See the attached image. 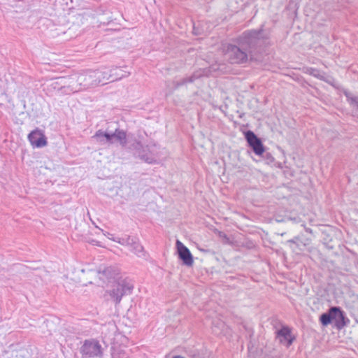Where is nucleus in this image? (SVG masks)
Returning a JSON list of instances; mask_svg holds the SVG:
<instances>
[{
  "instance_id": "nucleus-1",
  "label": "nucleus",
  "mask_w": 358,
  "mask_h": 358,
  "mask_svg": "<svg viewBox=\"0 0 358 358\" xmlns=\"http://www.w3.org/2000/svg\"><path fill=\"white\" fill-rule=\"evenodd\" d=\"M134 149L141 160L149 164H158L161 151L160 147L156 143H151L143 146L141 142H136Z\"/></svg>"
},
{
  "instance_id": "nucleus-2",
  "label": "nucleus",
  "mask_w": 358,
  "mask_h": 358,
  "mask_svg": "<svg viewBox=\"0 0 358 358\" xmlns=\"http://www.w3.org/2000/svg\"><path fill=\"white\" fill-rule=\"evenodd\" d=\"M134 289L132 282L127 278L118 279L106 293L110 299L118 305L124 296L130 294Z\"/></svg>"
},
{
  "instance_id": "nucleus-3",
  "label": "nucleus",
  "mask_w": 358,
  "mask_h": 358,
  "mask_svg": "<svg viewBox=\"0 0 358 358\" xmlns=\"http://www.w3.org/2000/svg\"><path fill=\"white\" fill-rule=\"evenodd\" d=\"M79 74L83 90L106 83L103 82V77L100 70L87 71Z\"/></svg>"
},
{
  "instance_id": "nucleus-4",
  "label": "nucleus",
  "mask_w": 358,
  "mask_h": 358,
  "mask_svg": "<svg viewBox=\"0 0 358 358\" xmlns=\"http://www.w3.org/2000/svg\"><path fill=\"white\" fill-rule=\"evenodd\" d=\"M80 352L83 356L89 358L101 357L102 348L96 340H86L80 348Z\"/></svg>"
},
{
  "instance_id": "nucleus-5",
  "label": "nucleus",
  "mask_w": 358,
  "mask_h": 358,
  "mask_svg": "<svg viewBox=\"0 0 358 358\" xmlns=\"http://www.w3.org/2000/svg\"><path fill=\"white\" fill-rule=\"evenodd\" d=\"M225 57L231 64H238L246 57L244 51L235 45H229L225 52Z\"/></svg>"
},
{
  "instance_id": "nucleus-6",
  "label": "nucleus",
  "mask_w": 358,
  "mask_h": 358,
  "mask_svg": "<svg viewBox=\"0 0 358 358\" xmlns=\"http://www.w3.org/2000/svg\"><path fill=\"white\" fill-rule=\"evenodd\" d=\"M248 145L252 149L255 155L258 156H262L265 152L264 146L261 139L250 130H248Z\"/></svg>"
},
{
  "instance_id": "nucleus-7",
  "label": "nucleus",
  "mask_w": 358,
  "mask_h": 358,
  "mask_svg": "<svg viewBox=\"0 0 358 358\" xmlns=\"http://www.w3.org/2000/svg\"><path fill=\"white\" fill-rule=\"evenodd\" d=\"M101 71L103 75L102 76L103 77V83H106L107 80H110V82L118 80L129 74V73L124 74L123 71L117 66L113 67L111 69L106 68Z\"/></svg>"
},
{
  "instance_id": "nucleus-8",
  "label": "nucleus",
  "mask_w": 358,
  "mask_h": 358,
  "mask_svg": "<svg viewBox=\"0 0 358 358\" xmlns=\"http://www.w3.org/2000/svg\"><path fill=\"white\" fill-rule=\"evenodd\" d=\"M331 313H333V320H335V326L338 329H342L349 324L350 320L339 307H331Z\"/></svg>"
},
{
  "instance_id": "nucleus-9",
  "label": "nucleus",
  "mask_w": 358,
  "mask_h": 358,
  "mask_svg": "<svg viewBox=\"0 0 358 358\" xmlns=\"http://www.w3.org/2000/svg\"><path fill=\"white\" fill-rule=\"evenodd\" d=\"M276 337L280 343L287 347H289L295 339V337L292 336L290 328L287 326H283L276 332Z\"/></svg>"
},
{
  "instance_id": "nucleus-10",
  "label": "nucleus",
  "mask_w": 358,
  "mask_h": 358,
  "mask_svg": "<svg viewBox=\"0 0 358 358\" xmlns=\"http://www.w3.org/2000/svg\"><path fill=\"white\" fill-rule=\"evenodd\" d=\"M176 247L179 258L182 260L185 265L192 266L194 261L189 250L178 240L176 241Z\"/></svg>"
},
{
  "instance_id": "nucleus-11",
  "label": "nucleus",
  "mask_w": 358,
  "mask_h": 358,
  "mask_svg": "<svg viewBox=\"0 0 358 358\" xmlns=\"http://www.w3.org/2000/svg\"><path fill=\"white\" fill-rule=\"evenodd\" d=\"M28 139L30 143L36 148H42L47 145L45 135L38 129L32 131L28 135Z\"/></svg>"
},
{
  "instance_id": "nucleus-12",
  "label": "nucleus",
  "mask_w": 358,
  "mask_h": 358,
  "mask_svg": "<svg viewBox=\"0 0 358 358\" xmlns=\"http://www.w3.org/2000/svg\"><path fill=\"white\" fill-rule=\"evenodd\" d=\"M65 81L64 84H66L70 88L69 92H78L83 90L82 84L80 83V74H73L64 78Z\"/></svg>"
},
{
  "instance_id": "nucleus-13",
  "label": "nucleus",
  "mask_w": 358,
  "mask_h": 358,
  "mask_svg": "<svg viewBox=\"0 0 358 358\" xmlns=\"http://www.w3.org/2000/svg\"><path fill=\"white\" fill-rule=\"evenodd\" d=\"M99 273L102 275L100 277L102 280H110L116 278L118 280L120 270L116 266H108L104 268L103 270H99Z\"/></svg>"
},
{
  "instance_id": "nucleus-14",
  "label": "nucleus",
  "mask_w": 358,
  "mask_h": 358,
  "mask_svg": "<svg viewBox=\"0 0 358 358\" xmlns=\"http://www.w3.org/2000/svg\"><path fill=\"white\" fill-rule=\"evenodd\" d=\"M127 246H129L130 250L138 257H141L144 255L143 247L136 237L127 236Z\"/></svg>"
},
{
  "instance_id": "nucleus-15",
  "label": "nucleus",
  "mask_w": 358,
  "mask_h": 358,
  "mask_svg": "<svg viewBox=\"0 0 358 358\" xmlns=\"http://www.w3.org/2000/svg\"><path fill=\"white\" fill-rule=\"evenodd\" d=\"M115 139L122 147H124L127 144V133L124 130L117 128L114 132H110V144L114 143Z\"/></svg>"
},
{
  "instance_id": "nucleus-16",
  "label": "nucleus",
  "mask_w": 358,
  "mask_h": 358,
  "mask_svg": "<svg viewBox=\"0 0 358 358\" xmlns=\"http://www.w3.org/2000/svg\"><path fill=\"white\" fill-rule=\"evenodd\" d=\"M101 145L110 144V132L99 129L92 136Z\"/></svg>"
},
{
  "instance_id": "nucleus-17",
  "label": "nucleus",
  "mask_w": 358,
  "mask_h": 358,
  "mask_svg": "<svg viewBox=\"0 0 358 358\" xmlns=\"http://www.w3.org/2000/svg\"><path fill=\"white\" fill-rule=\"evenodd\" d=\"M311 240L308 238H301L300 236H294L293 238L288 240L287 241L289 244H294L296 248H297L299 250H302L303 247H306L310 245Z\"/></svg>"
},
{
  "instance_id": "nucleus-18",
  "label": "nucleus",
  "mask_w": 358,
  "mask_h": 358,
  "mask_svg": "<svg viewBox=\"0 0 358 358\" xmlns=\"http://www.w3.org/2000/svg\"><path fill=\"white\" fill-rule=\"evenodd\" d=\"M333 313H331V308L327 313H323L320 317V321L323 326H327L333 320Z\"/></svg>"
},
{
  "instance_id": "nucleus-19",
  "label": "nucleus",
  "mask_w": 358,
  "mask_h": 358,
  "mask_svg": "<svg viewBox=\"0 0 358 358\" xmlns=\"http://www.w3.org/2000/svg\"><path fill=\"white\" fill-rule=\"evenodd\" d=\"M305 72L310 76H313L321 80H325L323 73L320 70H318L317 69L312 68V67L306 68Z\"/></svg>"
},
{
  "instance_id": "nucleus-20",
  "label": "nucleus",
  "mask_w": 358,
  "mask_h": 358,
  "mask_svg": "<svg viewBox=\"0 0 358 358\" xmlns=\"http://www.w3.org/2000/svg\"><path fill=\"white\" fill-rule=\"evenodd\" d=\"M344 94L346 96L348 101L352 106L356 107L358 109V96H354L348 92H345Z\"/></svg>"
},
{
  "instance_id": "nucleus-21",
  "label": "nucleus",
  "mask_w": 358,
  "mask_h": 358,
  "mask_svg": "<svg viewBox=\"0 0 358 358\" xmlns=\"http://www.w3.org/2000/svg\"><path fill=\"white\" fill-rule=\"evenodd\" d=\"M199 77V76H196V74H193L189 77L182 78L178 83V86L182 85L187 83H193L196 79H197Z\"/></svg>"
},
{
  "instance_id": "nucleus-22",
  "label": "nucleus",
  "mask_w": 358,
  "mask_h": 358,
  "mask_svg": "<svg viewBox=\"0 0 358 358\" xmlns=\"http://www.w3.org/2000/svg\"><path fill=\"white\" fill-rule=\"evenodd\" d=\"M225 327V324L223 322H220L218 323V326L213 327V331L216 334H220L222 332L223 329Z\"/></svg>"
},
{
  "instance_id": "nucleus-23",
  "label": "nucleus",
  "mask_w": 358,
  "mask_h": 358,
  "mask_svg": "<svg viewBox=\"0 0 358 358\" xmlns=\"http://www.w3.org/2000/svg\"><path fill=\"white\" fill-rule=\"evenodd\" d=\"M58 90L61 94H71L74 93V92H70L69 91L70 88L69 87V86L66 84H64V85L61 86Z\"/></svg>"
},
{
  "instance_id": "nucleus-24",
  "label": "nucleus",
  "mask_w": 358,
  "mask_h": 358,
  "mask_svg": "<svg viewBox=\"0 0 358 358\" xmlns=\"http://www.w3.org/2000/svg\"><path fill=\"white\" fill-rule=\"evenodd\" d=\"M114 241L122 245H127V237L125 238H117L116 239L113 240Z\"/></svg>"
},
{
  "instance_id": "nucleus-25",
  "label": "nucleus",
  "mask_w": 358,
  "mask_h": 358,
  "mask_svg": "<svg viewBox=\"0 0 358 358\" xmlns=\"http://www.w3.org/2000/svg\"><path fill=\"white\" fill-rule=\"evenodd\" d=\"M219 236L223 239H225L226 241H228L229 238L227 237V236L226 235V234H224V232H222V231H219Z\"/></svg>"
},
{
  "instance_id": "nucleus-26",
  "label": "nucleus",
  "mask_w": 358,
  "mask_h": 358,
  "mask_svg": "<svg viewBox=\"0 0 358 358\" xmlns=\"http://www.w3.org/2000/svg\"><path fill=\"white\" fill-rule=\"evenodd\" d=\"M241 131L245 138H246V128L244 126H243V127L241 128Z\"/></svg>"
},
{
  "instance_id": "nucleus-27",
  "label": "nucleus",
  "mask_w": 358,
  "mask_h": 358,
  "mask_svg": "<svg viewBox=\"0 0 358 358\" xmlns=\"http://www.w3.org/2000/svg\"><path fill=\"white\" fill-rule=\"evenodd\" d=\"M112 21H113V18L111 17H108V21L106 22H103V24H108L109 22H110Z\"/></svg>"
},
{
  "instance_id": "nucleus-28",
  "label": "nucleus",
  "mask_w": 358,
  "mask_h": 358,
  "mask_svg": "<svg viewBox=\"0 0 358 358\" xmlns=\"http://www.w3.org/2000/svg\"><path fill=\"white\" fill-rule=\"evenodd\" d=\"M266 156L268 159L271 158V161H273V157L269 153H266Z\"/></svg>"
},
{
  "instance_id": "nucleus-29",
  "label": "nucleus",
  "mask_w": 358,
  "mask_h": 358,
  "mask_svg": "<svg viewBox=\"0 0 358 358\" xmlns=\"http://www.w3.org/2000/svg\"><path fill=\"white\" fill-rule=\"evenodd\" d=\"M305 229H306V231L307 232H308V233H310V234H311V233H312V229H310V228H306H306H305Z\"/></svg>"
},
{
  "instance_id": "nucleus-30",
  "label": "nucleus",
  "mask_w": 358,
  "mask_h": 358,
  "mask_svg": "<svg viewBox=\"0 0 358 358\" xmlns=\"http://www.w3.org/2000/svg\"><path fill=\"white\" fill-rule=\"evenodd\" d=\"M52 85H58V83L56 82V83H53Z\"/></svg>"
}]
</instances>
